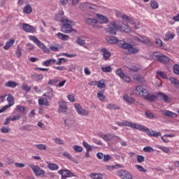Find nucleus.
<instances>
[{"mask_svg":"<svg viewBox=\"0 0 179 179\" xmlns=\"http://www.w3.org/2000/svg\"><path fill=\"white\" fill-rule=\"evenodd\" d=\"M107 41L109 44H118V47L122 50H127L126 54H138L139 50L138 48L134 47L130 43L125 42V41H118L115 36H109L107 38Z\"/></svg>","mask_w":179,"mask_h":179,"instance_id":"obj_1","label":"nucleus"},{"mask_svg":"<svg viewBox=\"0 0 179 179\" xmlns=\"http://www.w3.org/2000/svg\"><path fill=\"white\" fill-rule=\"evenodd\" d=\"M43 96L45 97V99L40 98L38 100V103L39 106H45L46 107H50V101L49 100H52L54 97V90L52 88H50L49 91L43 93Z\"/></svg>","mask_w":179,"mask_h":179,"instance_id":"obj_2","label":"nucleus"},{"mask_svg":"<svg viewBox=\"0 0 179 179\" xmlns=\"http://www.w3.org/2000/svg\"><path fill=\"white\" fill-rule=\"evenodd\" d=\"M122 24V22L121 21H115L111 22L110 24L107 25L106 31L109 34H112L113 36H115L117 34V31L121 29Z\"/></svg>","mask_w":179,"mask_h":179,"instance_id":"obj_3","label":"nucleus"},{"mask_svg":"<svg viewBox=\"0 0 179 179\" xmlns=\"http://www.w3.org/2000/svg\"><path fill=\"white\" fill-rule=\"evenodd\" d=\"M63 25L61 27V31L62 33H72V31H74V33H76V30H74L73 28H72V26L75 24L73 21H71L68 19H63L62 20Z\"/></svg>","mask_w":179,"mask_h":179,"instance_id":"obj_4","label":"nucleus"},{"mask_svg":"<svg viewBox=\"0 0 179 179\" xmlns=\"http://www.w3.org/2000/svg\"><path fill=\"white\" fill-rule=\"evenodd\" d=\"M138 131H142L143 132H145V134H147L149 136H153L154 138H158V136H162V132L160 131L157 132L153 130L150 131L149 128L142 124H140L138 126Z\"/></svg>","mask_w":179,"mask_h":179,"instance_id":"obj_5","label":"nucleus"},{"mask_svg":"<svg viewBox=\"0 0 179 179\" xmlns=\"http://www.w3.org/2000/svg\"><path fill=\"white\" fill-rule=\"evenodd\" d=\"M29 40H31V41H33L34 44H36L39 47V48L43 50L44 52H46V54H48V52H50V49H48L41 41H40V40H38L37 37L34 36H29Z\"/></svg>","mask_w":179,"mask_h":179,"instance_id":"obj_6","label":"nucleus"},{"mask_svg":"<svg viewBox=\"0 0 179 179\" xmlns=\"http://www.w3.org/2000/svg\"><path fill=\"white\" fill-rule=\"evenodd\" d=\"M29 166L30 167V169H31L35 176H39V177H43V176H45V171L41 169V168L38 166V165L29 164Z\"/></svg>","mask_w":179,"mask_h":179,"instance_id":"obj_7","label":"nucleus"},{"mask_svg":"<svg viewBox=\"0 0 179 179\" xmlns=\"http://www.w3.org/2000/svg\"><path fill=\"white\" fill-rule=\"evenodd\" d=\"M116 125H118L119 127H129L130 128H133L134 129L138 130L140 124L126 120L123 122H117Z\"/></svg>","mask_w":179,"mask_h":179,"instance_id":"obj_8","label":"nucleus"},{"mask_svg":"<svg viewBox=\"0 0 179 179\" xmlns=\"http://www.w3.org/2000/svg\"><path fill=\"white\" fill-rule=\"evenodd\" d=\"M74 108L78 113V114H79V115H83V117H87V115H89L90 114L89 110H86L83 109V108H82V106H80V104L78 103H74Z\"/></svg>","mask_w":179,"mask_h":179,"instance_id":"obj_9","label":"nucleus"},{"mask_svg":"<svg viewBox=\"0 0 179 179\" xmlns=\"http://www.w3.org/2000/svg\"><path fill=\"white\" fill-rule=\"evenodd\" d=\"M115 73L116 75H117V76L120 77V79L124 80V82H127V83H129V82H131V78L124 74V71H122V69L119 68L116 69Z\"/></svg>","mask_w":179,"mask_h":179,"instance_id":"obj_10","label":"nucleus"},{"mask_svg":"<svg viewBox=\"0 0 179 179\" xmlns=\"http://www.w3.org/2000/svg\"><path fill=\"white\" fill-rule=\"evenodd\" d=\"M117 176L120 177V178L122 179H132L133 176L131 173H129L128 171H125L124 169L120 170L117 171Z\"/></svg>","mask_w":179,"mask_h":179,"instance_id":"obj_11","label":"nucleus"},{"mask_svg":"<svg viewBox=\"0 0 179 179\" xmlns=\"http://www.w3.org/2000/svg\"><path fill=\"white\" fill-rule=\"evenodd\" d=\"M58 173L62 176V179H66L69 177H75V175L71 173L70 170L68 169H62L58 171Z\"/></svg>","mask_w":179,"mask_h":179,"instance_id":"obj_12","label":"nucleus"},{"mask_svg":"<svg viewBox=\"0 0 179 179\" xmlns=\"http://www.w3.org/2000/svg\"><path fill=\"white\" fill-rule=\"evenodd\" d=\"M101 52L102 54V59L103 61H108L111 57V52L108 51L107 48H103L101 49Z\"/></svg>","mask_w":179,"mask_h":179,"instance_id":"obj_13","label":"nucleus"},{"mask_svg":"<svg viewBox=\"0 0 179 179\" xmlns=\"http://www.w3.org/2000/svg\"><path fill=\"white\" fill-rule=\"evenodd\" d=\"M135 94L136 96H143V97L145 96V93H148V90L144 89L142 86L138 85L136 86L134 90Z\"/></svg>","mask_w":179,"mask_h":179,"instance_id":"obj_14","label":"nucleus"},{"mask_svg":"<svg viewBox=\"0 0 179 179\" xmlns=\"http://www.w3.org/2000/svg\"><path fill=\"white\" fill-rule=\"evenodd\" d=\"M59 110L58 113L61 114V113H65L68 110V106H66V101L64 100H61L58 102Z\"/></svg>","mask_w":179,"mask_h":179,"instance_id":"obj_15","label":"nucleus"},{"mask_svg":"<svg viewBox=\"0 0 179 179\" xmlns=\"http://www.w3.org/2000/svg\"><path fill=\"white\" fill-rule=\"evenodd\" d=\"M22 29H23L24 31H26L27 33H34V31L36 30V29H34V26H31L27 23L22 24Z\"/></svg>","mask_w":179,"mask_h":179,"instance_id":"obj_16","label":"nucleus"},{"mask_svg":"<svg viewBox=\"0 0 179 179\" xmlns=\"http://www.w3.org/2000/svg\"><path fill=\"white\" fill-rule=\"evenodd\" d=\"M143 97L145 99V100H148L149 101H155V100H157V96L149 94V91L148 90L147 93L144 94Z\"/></svg>","mask_w":179,"mask_h":179,"instance_id":"obj_17","label":"nucleus"},{"mask_svg":"<svg viewBox=\"0 0 179 179\" xmlns=\"http://www.w3.org/2000/svg\"><path fill=\"white\" fill-rule=\"evenodd\" d=\"M96 19H97L96 20L97 22H99V23H101V24L108 23V18H107V17L103 15L97 14Z\"/></svg>","mask_w":179,"mask_h":179,"instance_id":"obj_18","label":"nucleus"},{"mask_svg":"<svg viewBox=\"0 0 179 179\" xmlns=\"http://www.w3.org/2000/svg\"><path fill=\"white\" fill-rule=\"evenodd\" d=\"M123 100L128 104H134L135 103V98L130 96L127 94L123 95Z\"/></svg>","mask_w":179,"mask_h":179,"instance_id":"obj_19","label":"nucleus"},{"mask_svg":"<svg viewBox=\"0 0 179 179\" xmlns=\"http://www.w3.org/2000/svg\"><path fill=\"white\" fill-rule=\"evenodd\" d=\"M99 136H100V138L103 139V141L108 142V141H112V139L113 138V134L111 133H108V134H100Z\"/></svg>","mask_w":179,"mask_h":179,"instance_id":"obj_20","label":"nucleus"},{"mask_svg":"<svg viewBox=\"0 0 179 179\" xmlns=\"http://www.w3.org/2000/svg\"><path fill=\"white\" fill-rule=\"evenodd\" d=\"M64 19H68L66 17H64V12L60 11L59 13L56 14L55 16V20L57 22H61L62 23V20Z\"/></svg>","mask_w":179,"mask_h":179,"instance_id":"obj_21","label":"nucleus"},{"mask_svg":"<svg viewBox=\"0 0 179 179\" xmlns=\"http://www.w3.org/2000/svg\"><path fill=\"white\" fill-rule=\"evenodd\" d=\"M162 114L163 115H165L166 117H170L171 118H177V117H178L176 113H174L170 110H164Z\"/></svg>","mask_w":179,"mask_h":179,"instance_id":"obj_22","label":"nucleus"},{"mask_svg":"<svg viewBox=\"0 0 179 179\" xmlns=\"http://www.w3.org/2000/svg\"><path fill=\"white\" fill-rule=\"evenodd\" d=\"M15 39H9L6 43V45L3 46V50H8L10 47L15 44Z\"/></svg>","mask_w":179,"mask_h":179,"instance_id":"obj_23","label":"nucleus"},{"mask_svg":"<svg viewBox=\"0 0 179 179\" xmlns=\"http://www.w3.org/2000/svg\"><path fill=\"white\" fill-rule=\"evenodd\" d=\"M6 87H11L12 89H15L16 86H19V84L15 81L9 80L5 84Z\"/></svg>","mask_w":179,"mask_h":179,"instance_id":"obj_24","label":"nucleus"},{"mask_svg":"<svg viewBox=\"0 0 179 179\" xmlns=\"http://www.w3.org/2000/svg\"><path fill=\"white\" fill-rule=\"evenodd\" d=\"M176 37V35L170 31L166 32L165 34L164 41H169V40H173Z\"/></svg>","mask_w":179,"mask_h":179,"instance_id":"obj_25","label":"nucleus"},{"mask_svg":"<svg viewBox=\"0 0 179 179\" xmlns=\"http://www.w3.org/2000/svg\"><path fill=\"white\" fill-rule=\"evenodd\" d=\"M121 26V29H120L121 31H124V33H131V28H129L127 24L122 22Z\"/></svg>","mask_w":179,"mask_h":179,"instance_id":"obj_26","label":"nucleus"},{"mask_svg":"<svg viewBox=\"0 0 179 179\" xmlns=\"http://www.w3.org/2000/svg\"><path fill=\"white\" fill-rule=\"evenodd\" d=\"M122 19L124 22H127L128 23H130V24H134V19L127 15H122Z\"/></svg>","mask_w":179,"mask_h":179,"instance_id":"obj_27","label":"nucleus"},{"mask_svg":"<svg viewBox=\"0 0 179 179\" xmlns=\"http://www.w3.org/2000/svg\"><path fill=\"white\" fill-rule=\"evenodd\" d=\"M31 12H33V8H31V6H30V4H27L23 8V13L30 15Z\"/></svg>","mask_w":179,"mask_h":179,"instance_id":"obj_28","label":"nucleus"},{"mask_svg":"<svg viewBox=\"0 0 179 179\" xmlns=\"http://www.w3.org/2000/svg\"><path fill=\"white\" fill-rule=\"evenodd\" d=\"M7 101L8 102V106L12 107V106L15 104V98H13V95L9 94L8 96L7 97Z\"/></svg>","mask_w":179,"mask_h":179,"instance_id":"obj_29","label":"nucleus"},{"mask_svg":"<svg viewBox=\"0 0 179 179\" xmlns=\"http://www.w3.org/2000/svg\"><path fill=\"white\" fill-rule=\"evenodd\" d=\"M141 43H143V44H145L148 47H152V45H153V42H152L150 40L146 39L142 36H141Z\"/></svg>","mask_w":179,"mask_h":179,"instance_id":"obj_30","label":"nucleus"},{"mask_svg":"<svg viewBox=\"0 0 179 179\" xmlns=\"http://www.w3.org/2000/svg\"><path fill=\"white\" fill-rule=\"evenodd\" d=\"M57 36L58 38H61L62 41H68V40H69V36L62 34L60 32L57 33Z\"/></svg>","mask_w":179,"mask_h":179,"instance_id":"obj_31","label":"nucleus"},{"mask_svg":"<svg viewBox=\"0 0 179 179\" xmlns=\"http://www.w3.org/2000/svg\"><path fill=\"white\" fill-rule=\"evenodd\" d=\"M169 61V57L163 55H161L158 60V62H161V64H167Z\"/></svg>","mask_w":179,"mask_h":179,"instance_id":"obj_32","label":"nucleus"},{"mask_svg":"<svg viewBox=\"0 0 179 179\" xmlns=\"http://www.w3.org/2000/svg\"><path fill=\"white\" fill-rule=\"evenodd\" d=\"M134 80H136V82L142 83V82L145 80V78H143V76H141L140 74H136L134 76Z\"/></svg>","mask_w":179,"mask_h":179,"instance_id":"obj_33","label":"nucleus"},{"mask_svg":"<svg viewBox=\"0 0 179 179\" xmlns=\"http://www.w3.org/2000/svg\"><path fill=\"white\" fill-rule=\"evenodd\" d=\"M49 169L52 171H55L59 169V166L57 164L49 163L48 165Z\"/></svg>","mask_w":179,"mask_h":179,"instance_id":"obj_34","label":"nucleus"},{"mask_svg":"<svg viewBox=\"0 0 179 179\" xmlns=\"http://www.w3.org/2000/svg\"><path fill=\"white\" fill-rule=\"evenodd\" d=\"M32 78L36 82H41L44 79V76L43 74H34Z\"/></svg>","mask_w":179,"mask_h":179,"instance_id":"obj_35","label":"nucleus"},{"mask_svg":"<svg viewBox=\"0 0 179 179\" xmlns=\"http://www.w3.org/2000/svg\"><path fill=\"white\" fill-rule=\"evenodd\" d=\"M16 110L20 114H24V111H26V108L24 106L18 105L16 106Z\"/></svg>","mask_w":179,"mask_h":179,"instance_id":"obj_36","label":"nucleus"},{"mask_svg":"<svg viewBox=\"0 0 179 179\" xmlns=\"http://www.w3.org/2000/svg\"><path fill=\"white\" fill-rule=\"evenodd\" d=\"M157 149L162 150L164 153H170V148L169 147H164L162 145H157Z\"/></svg>","mask_w":179,"mask_h":179,"instance_id":"obj_37","label":"nucleus"},{"mask_svg":"<svg viewBox=\"0 0 179 179\" xmlns=\"http://www.w3.org/2000/svg\"><path fill=\"white\" fill-rule=\"evenodd\" d=\"M101 71L102 72H104L105 73H107L108 72H113V68L111 67V66H108L106 67H101Z\"/></svg>","mask_w":179,"mask_h":179,"instance_id":"obj_38","label":"nucleus"},{"mask_svg":"<svg viewBox=\"0 0 179 179\" xmlns=\"http://www.w3.org/2000/svg\"><path fill=\"white\" fill-rule=\"evenodd\" d=\"M76 44H78V45H85V44H86V41H85L83 38H82V37H78L77 38V41H76Z\"/></svg>","mask_w":179,"mask_h":179,"instance_id":"obj_39","label":"nucleus"},{"mask_svg":"<svg viewBox=\"0 0 179 179\" xmlns=\"http://www.w3.org/2000/svg\"><path fill=\"white\" fill-rule=\"evenodd\" d=\"M150 5L152 9H157V8H159V3H157V1L155 0H151Z\"/></svg>","mask_w":179,"mask_h":179,"instance_id":"obj_40","label":"nucleus"},{"mask_svg":"<svg viewBox=\"0 0 179 179\" xmlns=\"http://www.w3.org/2000/svg\"><path fill=\"white\" fill-rule=\"evenodd\" d=\"M97 23V20L93 18H87L86 20V24L93 26V24H96Z\"/></svg>","mask_w":179,"mask_h":179,"instance_id":"obj_41","label":"nucleus"},{"mask_svg":"<svg viewBox=\"0 0 179 179\" xmlns=\"http://www.w3.org/2000/svg\"><path fill=\"white\" fill-rule=\"evenodd\" d=\"M104 80H101L99 81H97L96 86L99 89H104L106 87V83H104Z\"/></svg>","mask_w":179,"mask_h":179,"instance_id":"obj_42","label":"nucleus"},{"mask_svg":"<svg viewBox=\"0 0 179 179\" xmlns=\"http://www.w3.org/2000/svg\"><path fill=\"white\" fill-rule=\"evenodd\" d=\"M90 177L92 179H101L103 177H101V174L100 173H92L90 175Z\"/></svg>","mask_w":179,"mask_h":179,"instance_id":"obj_43","label":"nucleus"},{"mask_svg":"<svg viewBox=\"0 0 179 179\" xmlns=\"http://www.w3.org/2000/svg\"><path fill=\"white\" fill-rule=\"evenodd\" d=\"M103 93H104V91H100L97 93V97L101 101H104V100H106V96H104Z\"/></svg>","mask_w":179,"mask_h":179,"instance_id":"obj_44","label":"nucleus"},{"mask_svg":"<svg viewBox=\"0 0 179 179\" xmlns=\"http://www.w3.org/2000/svg\"><path fill=\"white\" fill-rule=\"evenodd\" d=\"M157 96H159L161 97V99H162L164 100V101H165L166 103H169V96L162 92H159L157 94Z\"/></svg>","mask_w":179,"mask_h":179,"instance_id":"obj_45","label":"nucleus"},{"mask_svg":"<svg viewBox=\"0 0 179 179\" xmlns=\"http://www.w3.org/2000/svg\"><path fill=\"white\" fill-rule=\"evenodd\" d=\"M161 56L162 55L159 53V52H155L152 53V59H154L155 61H159Z\"/></svg>","mask_w":179,"mask_h":179,"instance_id":"obj_46","label":"nucleus"},{"mask_svg":"<svg viewBox=\"0 0 179 179\" xmlns=\"http://www.w3.org/2000/svg\"><path fill=\"white\" fill-rule=\"evenodd\" d=\"M67 99L69 101H71V103H75L76 100H75V94L73 93H69L67 95Z\"/></svg>","mask_w":179,"mask_h":179,"instance_id":"obj_47","label":"nucleus"},{"mask_svg":"<svg viewBox=\"0 0 179 179\" xmlns=\"http://www.w3.org/2000/svg\"><path fill=\"white\" fill-rule=\"evenodd\" d=\"M143 152H145V153H152V152H155V150L153 149V148H152L150 146H145L143 148Z\"/></svg>","mask_w":179,"mask_h":179,"instance_id":"obj_48","label":"nucleus"},{"mask_svg":"<svg viewBox=\"0 0 179 179\" xmlns=\"http://www.w3.org/2000/svg\"><path fill=\"white\" fill-rule=\"evenodd\" d=\"M35 148H37L39 150H46L47 147L44 144H36L34 145Z\"/></svg>","mask_w":179,"mask_h":179,"instance_id":"obj_49","label":"nucleus"},{"mask_svg":"<svg viewBox=\"0 0 179 179\" xmlns=\"http://www.w3.org/2000/svg\"><path fill=\"white\" fill-rule=\"evenodd\" d=\"M129 71H133L134 72H138L141 69V66L133 65L131 67L129 68Z\"/></svg>","mask_w":179,"mask_h":179,"instance_id":"obj_50","label":"nucleus"},{"mask_svg":"<svg viewBox=\"0 0 179 179\" xmlns=\"http://www.w3.org/2000/svg\"><path fill=\"white\" fill-rule=\"evenodd\" d=\"M169 80H170L171 83H172L175 86H177L178 85H179V80H177V78H176L174 77H171Z\"/></svg>","mask_w":179,"mask_h":179,"instance_id":"obj_51","label":"nucleus"},{"mask_svg":"<svg viewBox=\"0 0 179 179\" xmlns=\"http://www.w3.org/2000/svg\"><path fill=\"white\" fill-rule=\"evenodd\" d=\"M73 149L76 152H80L83 151V148H82V146H79V145L73 146Z\"/></svg>","mask_w":179,"mask_h":179,"instance_id":"obj_52","label":"nucleus"},{"mask_svg":"<svg viewBox=\"0 0 179 179\" xmlns=\"http://www.w3.org/2000/svg\"><path fill=\"white\" fill-rule=\"evenodd\" d=\"M157 73L160 78H162V79H167V74H166L165 72L158 71H157Z\"/></svg>","mask_w":179,"mask_h":179,"instance_id":"obj_53","label":"nucleus"},{"mask_svg":"<svg viewBox=\"0 0 179 179\" xmlns=\"http://www.w3.org/2000/svg\"><path fill=\"white\" fill-rule=\"evenodd\" d=\"M1 132L3 134H9V132H10V129L9 127H2L1 128Z\"/></svg>","mask_w":179,"mask_h":179,"instance_id":"obj_54","label":"nucleus"},{"mask_svg":"<svg viewBox=\"0 0 179 179\" xmlns=\"http://www.w3.org/2000/svg\"><path fill=\"white\" fill-rule=\"evenodd\" d=\"M15 55L17 58H20V57H22V48L19 46L15 52Z\"/></svg>","mask_w":179,"mask_h":179,"instance_id":"obj_55","label":"nucleus"},{"mask_svg":"<svg viewBox=\"0 0 179 179\" xmlns=\"http://www.w3.org/2000/svg\"><path fill=\"white\" fill-rule=\"evenodd\" d=\"M22 89L27 93L31 90V87L29 86L28 85H22Z\"/></svg>","mask_w":179,"mask_h":179,"instance_id":"obj_56","label":"nucleus"},{"mask_svg":"<svg viewBox=\"0 0 179 179\" xmlns=\"http://www.w3.org/2000/svg\"><path fill=\"white\" fill-rule=\"evenodd\" d=\"M173 71L176 75H179V65L178 64H174L173 67Z\"/></svg>","mask_w":179,"mask_h":179,"instance_id":"obj_57","label":"nucleus"},{"mask_svg":"<svg viewBox=\"0 0 179 179\" xmlns=\"http://www.w3.org/2000/svg\"><path fill=\"white\" fill-rule=\"evenodd\" d=\"M55 142L57 145H65V143L64 142V140L59 138H55Z\"/></svg>","mask_w":179,"mask_h":179,"instance_id":"obj_58","label":"nucleus"},{"mask_svg":"<svg viewBox=\"0 0 179 179\" xmlns=\"http://www.w3.org/2000/svg\"><path fill=\"white\" fill-rule=\"evenodd\" d=\"M138 163H143L145 162V157L143 155H137Z\"/></svg>","mask_w":179,"mask_h":179,"instance_id":"obj_59","label":"nucleus"},{"mask_svg":"<svg viewBox=\"0 0 179 179\" xmlns=\"http://www.w3.org/2000/svg\"><path fill=\"white\" fill-rule=\"evenodd\" d=\"M136 167L138 171H141L143 173H146V171H148V170L145 169V168L141 165H136Z\"/></svg>","mask_w":179,"mask_h":179,"instance_id":"obj_60","label":"nucleus"},{"mask_svg":"<svg viewBox=\"0 0 179 179\" xmlns=\"http://www.w3.org/2000/svg\"><path fill=\"white\" fill-rule=\"evenodd\" d=\"M29 128H30V125H29V124L24 125V126L20 127V130L21 131H30V129H29Z\"/></svg>","mask_w":179,"mask_h":179,"instance_id":"obj_61","label":"nucleus"},{"mask_svg":"<svg viewBox=\"0 0 179 179\" xmlns=\"http://www.w3.org/2000/svg\"><path fill=\"white\" fill-rule=\"evenodd\" d=\"M50 50H51V51H54L55 52H57V51L59 50V46L58 45L50 46Z\"/></svg>","mask_w":179,"mask_h":179,"instance_id":"obj_62","label":"nucleus"},{"mask_svg":"<svg viewBox=\"0 0 179 179\" xmlns=\"http://www.w3.org/2000/svg\"><path fill=\"white\" fill-rule=\"evenodd\" d=\"M54 69H57V71H66V67L65 66H53Z\"/></svg>","mask_w":179,"mask_h":179,"instance_id":"obj_63","label":"nucleus"},{"mask_svg":"<svg viewBox=\"0 0 179 179\" xmlns=\"http://www.w3.org/2000/svg\"><path fill=\"white\" fill-rule=\"evenodd\" d=\"M28 45V48H27V50L28 51H34V45L31 44V43H28L27 44Z\"/></svg>","mask_w":179,"mask_h":179,"instance_id":"obj_64","label":"nucleus"}]
</instances>
